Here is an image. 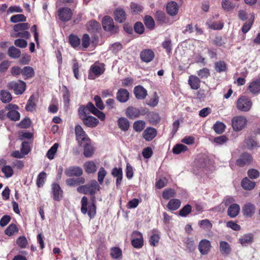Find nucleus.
I'll return each mask as SVG.
<instances>
[{"label":"nucleus","instance_id":"obj_1","mask_svg":"<svg viewBox=\"0 0 260 260\" xmlns=\"http://www.w3.org/2000/svg\"><path fill=\"white\" fill-rule=\"evenodd\" d=\"M100 188L98 182L93 180H91L89 183L79 186L77 190L78 192L83 194H90L93 195L95 194Z\"/></svg>","mask_w":260,"mask_h":260},{"label":"nucleus","instance_id":"obj_2","mask_svg":"<svg viewBox=\"0 0 260 260\" xmlns=\"http://www.w3.org/2000/svg\"><path fill=\"white\" fill-rule=\"evenodd\" d=\"M81 212L85 214H88V216L91 218L96 214V206L94 203L88 205V199L86 197H83L81 200Z\"/></svg>","mask_w":260,"mask_h":260},{"label":"nucleus","instance_id":"obj_3","mask_svg":"<svg viewBox=\"0 0 260 260\" xmlns=\"http://www.w3.org/2000/svg\"><path fill=\"white\" fill-rule=\"evenodd\" d=\"M247 123L246 118L243 116H237L232 120V127L234 131L239 132L244 129Z\"/></svg>","mask_w":260,"mask_h":260},{"label":"nucleus","instance_id":"obj_4","mask_svg":"<svg viewBox=\"0 0 260 260\" xmlns=\"http://www.w3.org/2000/svg\"><path fill=\"white\" fill-rule=\"evenodd\" d=\"M7 87L13 90L16 94L19 95L22 94L25 90L26 84L21 80L12 81L8 84Z\"/></svg>","mask_w":260,"mask_h":260},{"label":"nucleus","instance_id":"obj_5","mask_svg":"<svg viewBox=\"0 0 260 260\" xmlns=\"http://www.w3.org/2000/svg\"><path fill=\"white\" fill-rule=\"evenodd\" d=\"M252 104V102L250 99L242 95L237 101V108L240 111L247 112L250 109Z\"/></svg>","mask_w":260,"mask_h":260},{"label":"nucleus","instance_id":"obj_6","mask_svg":"<svg viewBox=\"0 0 260 260\" xmlns=\"http://www.w3.org/2000/svg\"><path fill=\"white\" fill-rule=\"evenodd\" d=\"M102 25L104 29L111 34L117 32L118 28L114 25L113 19L110 16H106L103 18Z\"/></svg>","mask_w":260,"mask_h":260},{"label":"nucleus","instance_id":"obj_7","mask_svg":"<svg viewBox=\"0 0 260 260\" xmlns=\"http://www.w3.org/2000/svg\"><path fill=\"white\" fill-rule=\"evenodd\" d=\"M75 134L76 140L81 145L83 144L84 142L90 141L85 132L79 125H77L75 127Z\"/></svg>","mask_w":260,"mask_h":260},{"label":"nucleus","instance_id":"obj_8","mask_svg":"<svg viewBox=\"0 0 260 260\" xmlns=\"http://www.w3.org/2000/svg\"><path fill=\"white\" fill-rule=\"evenodd\" d=\"M253 160L251 155L248 153L245 152L241 154L240 157L236 161V165L240 167L250 165Z\"/></svg>","mask_w":260,"mask_h":260},{"label":"nucleus","instance_id":"obj_9","mask_svg":"<svg viewBox=\"0 0 260 260\" xmlns=\"http://www.w3.org/2000/svg\"><path fill=\"white\" fill-rule=\"evenodd\" d=\"M132 245L136 248H140L143 245V238L142 234L138 231H134L132 235Z\"/></svg>","mask_w":260,"mask_h":260},{"label":"nucleus","instance_id":"obj_10","mask_svg":"<svg viewBox=\"0 0 260 260\" xmlns=\"http://www.w3.org/2000/svg\"><path fill=\"white\" fill-rule=\"evenodd\" d=\"M211 248V243L208 240L203 239L200 241L198 249L202 255L208 254Z\"/></svg>","mask_w":260,"mask_h":260},{"label":"nucleus","instance_id":"obj_11","mask_svg":"<svg viewBox=\"0 0 260 260\" xmlns=\"http://www.w3.org/2000/svg\"><path fill=\"white\" fill-rule=\"evenodd\" d=\"M72 12L69 8H60L58 10V15L59 19L63 21L70 20L72 16Z\"/></svg>","mask_w":260,"mask_h":260},{"label":"nucleus","instance_id":"obj_12","mask_svg":"<svg viewBox=\"0 0 260 260\" xmlns=\"http://www.w3.org/2000/svg\"><path fill=\"white\" fill-rule=\"evenodd\" d=\"M140 56L143 61L149 62L153 59L154 53L151 49H146L141 52Z\"/></svg>","mask_w":260,"mask_h":260},{"label":"nucleus","instance_id":"obj_13","mask_svg":"<svg viewBox=\"0 0 260 260\" xmlns=\"http://www.w3.org/2000/svg\"><path fill=\"white\" fill-rule=\"evenodd\" d=\"M238 241L242 246H247L253 243L254 236L251 233L244 234L239 238Z\"/></svg>","mask_w":260,"mask_h":260},{"label":"nucleus","instance_id":"obj_14","mask_svg":"<svg viewBox=\"0 0 260 260\" xmlns=\"http://www.w3.org/2000/svg\"><path fill=\"white\" fill-rule=\"evenodd\" d=\"M67 176H80L83 174V171L79 167H70L67 168L64 171Z\"/></svg>","mask_w":260,"mask_h":260},{"label":"nucleus","instance_id":"obj_15","mask_svg":"<svg viewBox=\"0 0 260 260\" xmlns=\"http://www.w3.org/2000/svg\"><path fill=\"white\" fill-rule=\"evenodd\" d=\"M157 134L156 130L153 127H147L143 133V137L147 141H150L155 137Z\"/></svg>","mask_w":260,"mask_h":260},{"label":"nucleus","instance_id":"obj_16","mask_svg":"<svg viewBox=\"0 0 260 260\" xmlns=\"http://www.w3.org/2000/svg\"><path fill=\"white\" fill-rule=\"evenodd\" d=\"M116 98L120 102L125 103L129 99V92L125 89L120 88L116 93Z\"/></svg>","mask_w":260,"mask_h":260},{"label":"nucleus","instance_id":"obj_17","mask_svg":"<svg viewBox=\"0 0 260 260\" xmlns=\"http://www.w3.org/2000/svg\"><path fill=\"white\" fill-rule=\"evenodd\" d=\"M134 92L136 98L139 100L144 99L147 95V90L140 85L136 86Z\"/></svg>","mask_w":260,"mask_h":260},{"label":"nucleus","instance_id":"obj_18","mask_svg":"<svg viewBox=\"0 0 260 260\" xmlns=\"http://www.w3.org/2000/svg\"><path fill=\"white\" fill-rule=\"evenodd\" d=\"M115 19L116 21L122 23L126 18L125 11L121 8H117L114 11Z\"/></svg>","mask_w":260,"mask_h":260},{"label":"nucleus","instance_id":"obj_19","mask_svg":"<svg viewBox=\"0 0 260 260\" xmlns=\"http://www.w3.org/2000/svg\"><path fill=\"white\" fill-rule=\"evenodd\" d=\"M52 190L53 194V199L55 201H60L62 197V191L59 185L56 183L52 185Z\"/></svg>","mask_w":260,"mask_h":260},{"label":"nucleus","instance_id":"obj_20","mask_svg":"<svg viewBox=\"0 0 260 260\" xmlns=\"http://www.w3.org/2000/svg\"><path fill=\"white\" fill-rule=\"evenodd\" d=\"M242 209L243 215L247 217H251L255 212V206L250 203L245 204Z\"/></svg>","mask_w":260,"mask_h":260},{"label":"nucleus","instance_id":"obj_21","mask_svg":"<svg viewBox=\"0 0 260 260\" xmlns=\"http://www.w3.org/2000/svg\"><path fill=\"white\" fill-rule=\"evenodd\" d=\"M240 210V208L239 205L233 204L230 206L228 209V215L231 218H234L238 215Z\"/></svg>","mask_w":260,"mask_h":260},{"label":"nucleus","instance_id":"obj_22","mask_svg":"<svg viewBox=\"0 0 260 260\" xmlns=\"http://www.w3.org/2000/svg\"><path fill=\"white\" fill-rule=\"evenodd\" d=\"M167 11L171 16L177 15L178 11V6L175 2H171L167 5Z\"/></svg>","mask_w":260,"mask_h":260},{"label":"nucleus","instance_id":"obj_23","mask_svg":"<svg viewBox=\"0 0 260 260\" xmlns=\"http://www.w3.org/2000/svg\"><path fill=\"white\" fill-rule=\"evenodd\" d=\"M82 120L83 123L88 127H95L99 123L98 119L91 116L85 117Z\"/></svg>","mask_w":260,"mask_h":260},{"label":"nucleus","instance_id":"obj_24","mask_svg":"<svg viewBox=\"0 0 260 260\" xmlns=\"http://www.w3.org/2000/svg\"><path fill=\"white\" fill-rule=\"evenodd\" d=\"M140 110L133 107H129L126 111V116L130 119H134L138 117L140 115Z\"/></svg>","mask_w":260,"mask_h":260},{"label":"nucleus","instance_id":"obj_25","mask_svg":"<svg viewBox=\"0 0 260 260\" xmlns=\"http://www.w3.org/2000/svg\"><path fill=\"white\" fill-rule=\"evenodd\" d=\"M201 81L199 78L193 75L189 77L188 84L192 89H198L200 87Z\"/></svg>","mask_w":260,"mask_h":260},{"label":"nucleus","instance_id":"obj_26","mask_svg":"<svg viewBox=\"0 0 260 260\" xmlns=\"http://www.w3.org/2000/svg\"><path fill=\"white\" fill-rule=\"evenodd\" d=\"M241 186L245 190H251L254 188L255 182L250 180L247 177H245L241 181Z\"/></svg>","mask_w":260,"mask_h":260},{"label":"nucleus","instance_id":"obj_27","mask_svg":"<svg viewBox=\"0 0 260 260\" xmlns=\"http://www.w3.org/2000/svg\"><path fill=\"white\" fill-rule=\"evenodd\" d=\"M248 89L252 94H257L260 92V80L253 81L250 83Z\"/></svg>","mask_w":260,"mask_h":260},{"label":"nucleus","instance_id":"obj_28","mask_svg":"<svg viewBox=\"0 0 260 260\" xmlns=\"http://www.w3.org/2000/svg\"><path fill=\"white\" fill-rule=\"evenodd\" d=\"M85 179L83 177L77 178H69L66 180V183L70 186H77L85 183Z\"/></svg>","mask_w":260,"mask_h":260},{"label":"nucleus","instance_id":"obj_29","mask_svg":"<svg viewBox=\"0 0 260 260\" xmlns=\"http://www.w3.org/2000/svg\"><path fill=\"white\" fill-rule=\"evenodd\" d=\"M219 250L223 255L229 254L231 250L229 244L225 241H221L219 243Z\"/></svg>","mask_w":260,"mask_h":260},{"label":"nucleus","instance_id":"obj_30","mask_svg":"<svg viewBox=\"0 0 260 260\" xmlns=\"http://www.w3.org/2000/svg\"><path fill=\"white\" fill-rule=\"evenodd\" d=\"M84 155L86 157H90L94 153V149L92 145H90V142H84Z\"/></svg>","mask_w":260,"mask_h":260},{"label":"nucleus","instance_id":"obj_31","mask_svg":"<svg viewBox=\"0 0 260 260\" xmlns=\"http://www.w3.org/2000/svg\"><path fill=\"white\" fill-rule=\"evenodd\" d=\"M85 171L87 173H93L97 169L95 164L93 161H88L86 162L84 165Z\"/></svg>","mask_w":260,"mask_h":260},{"label":"nucleus","instance_id":"obj_32","mask_svg":"<svg viewBox=\"0 0 260 260\" xmlns=\"http://www.w3.org/2000/svg\"><path fill=\"white\" fill-rule=\"evenodd\" d=\"M206 24L209 28L214 30L221 29L223 27V23L221 21L216 22L208 20Z\"/></svg>","mask_w":260,"mask_h":260},{"label":"nucleus","instance_id":"obj_33","mask_svg":"<svg viewBox=\"0 0 260 260\" xmlns=\"http://www.w3.org/2000/svg\"><path fill=\"white\" fill-rule=\"evenodd\" d=\"M0 98L2 102L7 103H9L12 99L11 93L5 90H2L0 92Z\"/></svg>","mask_w":260,"mask_h":260},{"label":"nucleus","instance_id":"obj_34","mask_svg":"<svg viewBox=\"0 0 260 260\" xmlns=\"http://www.w3.org/2000/svg\"><path fill=\"white\" fill-rule=\"evenodd\" d=\"M118 124L119 128L123 131H127L129 127V121L126 118L123 117L118 119Z\"/></svg>","mask_w":260,"mask_h":260},{"label":"nucleus","instance_id":"obj_35","mask_svg":"<svg viewBox=\"0 0 260 260\" xmlns=\"http://www.w3.org/2000/svg\"><path fill=\"white\" fill-rule=\"evenodd\" d=\"M90 71L95 76H99L104 73V69L99 64L94 63L91 66Z\"/></svg>","mask_w":260,"mask_h":260},{"label":"nucleus","instance_id":"obj_36","mask_svg":"<svg viewBox=\"0 0 260 260\" xmlns=\"http://www.w3.org/2000/svg\"><path fill=\"white\" fill-rule=\"evenodd\" d=\"M22 74L24 77V79L31 78L34 75V69L29 66L25 67L22 69Z\"/></svg>","mask_w":260,"mask_h":260},{"label":"nucleus","instance_id":"obj_37","mask_svg":"<svg viewBox=\"0 0 260 260\" xmlns=\"http://www.w3.org/2000/svg\"><path fill=\"white\" fill-rule=\"evenodd\" d=\"M181 205V202L178 199L171 200L167 205L168 209L170 210H176Z\"/></svg>","mask_w":260,"mask_h":260},{"label":"nucleus","instance_id":"obj_38","mask_svg":"<svg viewBox=\"0 0 260 260\" xmlns=\"http://www.w3.org/2000/svg\"><path fill=\"white\" fill-rule=\"evenodd\" d=\"M29 24L28 23H18L14 25L13 30L16 33L20 32V31H24L28 29Z\"/></svg>","mask_w":260,"mask_h":260},{"label":"nucleus","instance_id":"obj_39","mask_svg":"<svg viewBox=\"0 0 260 260\" xmlns=\"http://www.w3.org/2000/svg\"><path fill=\"white\" fill-rule=\"evenodd\" d=\"M8 53L9 56L13 58H18L21 54L20 50L14 46L10 47L9 48Z\"/></svg>","mask_w":260,"mask_h":260},{"label":"nucleus","instance_id":"obj_40","mask_svg":"<svg viewBox=\"0 0 260 260\" xmlns=\"http://www.w3.org/2000/svg\"><path fill=\"white\" fill-rule=\"evenodd\" d=\"M235 4L231 0H222L221 6L223 9L226 11H230L235 7Z\"/></svg>","mask_w":260,"mask_h":260},{"label":"nucleus","instance_id":"obj_41","mask_svg":"<svg viewBox=\"0 0 260 260\" xmlns=\"http://www.w3.org/2000/svg\"><path fill=\"white\" fill-rule=\"evenodd\" d=\"M130 10L133 14H137L142 11L143 7L138 4L131 3L130 5Z\"/></svg>","mask_w":260,"mask_h":260},{"label":"nucleus","instance_id":"obj_42","mask_svg":"<svg viewBox=\"0 0 260 260\" xmlns=\"http://www.w3.org/2000/svg\"><path fill=\"white\" fill-rule=\"evenodd\" d=\"M36 107V101L34 96L31 95L26 105L25 109L27 111H32L35 109Z\"/></svg>","mask_w":260,"mask_h":260},{"label":"nucleus","instance_id":"obj_43","mask_svg":"<svg viewBox=\"0 0 260 260\" xmlns=\"http://www.w3.org/2000/svg\"><path fill=\"white\" fill-rule=\"evenodd\" d=\"M100 28V24L95 20L88 22L87 24V28L88 31L94 32Z\"/></svg>","mask_w":260,"mask_h":260},{"label":"nucleus","instance_id":"obj_44","mask_svg":"<svg viewBox=\"0 0 260 260\" xmlns=\"http://www.w3.org/2000/svg\"><path fill=\"white\" fill-rule=\"evenodd\" d=\"M187 150V147L182 144L176 145L173 148V152L174 154H179L181 152H185Z\"/></svg>","mask_w":260,"mask_h":260},{"label":"nucleus","instance_id":"obj_45","mask_svg":"<svg viewBox=\"0 0 260 260\" xmlns=\"http://www.w3.org/2000/svg\"><path fill=\"white\" fill-rule=\"evenodd\" d=\"M145 122L143 120L135 121L133 125L134 129L137 132H141L145 126Z\"/></svg>","mask_w":260,"mask_h":260},{"label":"nucleus","instance_id":"obj_46","mask_svg":"<svg viewBox=\"0 0 260 260\" xmlns=\"http://www.w3.org/2000/svg\"><path fill=\"white\" fill-rule=\"evenodd\" d=\"M110 255L114 259H118L122 256V251L118 247H113L111 249Z\"/></svg>","mask_w":260,"mask_h":260},{"label":"nucleus","instance_id":"obj_47","mask_svg":"<svg viewBox=\"0 0 260 260\" xmlns=\"http://www.w3.org/2000/svg\"><path fill=\"white\" fill-rule=\"evenodd\" d=\"M7 116L10 119L13 121L19 120L20 117V113L17 110L9 111Z\"/></svg>","mask_w":260,"mask_h":260},{"label":"nucleus","instance_id":"obj_48","mask_svg":"<svg viewBox=\"0 0 260 260\" xmlns=\"http://www.w3.org/2000/svg\"><path fill=\"white\" fill-rule=\"evenodd\" d=\"M58 147V144L55 143L48 151L46 156L49 159H52L54 155L56 153L57 148Z\"/></svg>","mask_w":260,"mask_h":260},{"label":"nucleus","instance_id":"obj_49","mask_svg":"<svg viewBox=\"0 0 260 260\" xmlns=\"http://www.w3.org/2000/svg\"><path fill=\"white\" fill-rule=\"evenodd\" d=\"M26 20V17L23 14L15 15L10 18L11 22L15 23L19 22H25Z\"/></svg>","mask_w":260,"mask_h":260},{"label":"nucleus","instance_id":"obj_50","mask_svg":"<svg viewBox=\"0 0 260 260\" xmlns=\"http://www.w3.org/2000/svg\"><path fill=\"white\" fill-rule=\"evenodd\" d=\"M144 23L146 26L150 29L154 27L155 23L153 19L150 16H146L144 18Z\"/></svg>","mask_w":260,"mask_h":260},{"label":"nucleus","instance_id":"obj_51","mask_svg":"<svg viewBox=\"0 0 260 260\" xmlns=\"http://www.w3.org/2000/svg\"><path fill=\"white\" fill-rule=\"evenodd\" d=\"M215 68L218 72H224L226 70V64L224 61H218L215 63Z\"/></svg>","mask_w":260,"mask_h":260},{"label":"nucleus","instance_id":"obj_52","mask_svg":"<svg viewBox=\"0 0 260 260\" xmlns=\"http://www.w3.org/2000/svg\"><path fill=\"white\" fill-rule=\"evenodd\" d=\"M162 47L166 49L168 54L172 52V41L169 38H166L165 40L162 43Z\"/></svg>","mask_w":260,"mask_h":260},{"label":"nucleus","instance_id":"obj_53","mask_svg":"<svg viewBox=\"0 0 260 260\" xmlns=\"http://www.w3.org/2000/svg\"><path fill=\"white\" fill-rule=\"evenodd\" d=\"M199 225L204 230L209 231L212 227V224L208 219H204L200 221Z\"/></svg>","mask_w":260,"mask_h":260},{"label":"nucleus","instance_id":"obj_54","mask_svg":"<svg viewBox=\"0 0 260 260\" xmlns=\"http://www.w3.org/2000/svg\"><path fill=\"white\" fill-rule=\"evenodd\" d=\"M46 173L44 172H41L37 177V185L39 187L43 186L46 178Z\"/></svg>","mask_w":260,"mask_h":260},{"label":"nucleus","instance_id":"obj_55","mask_svg":"<svg viewBox=\"0 0 260 260\" xmlns=\"http://www.w3.org/2000/svg\"><path fill=\"white\" fill-rule=\"evenodd\" d=\"M106 175L107 171L103 167L100 168L98 173V180L100 184H103L104 178Z\"/></svg>","mask_w":260,"mask_h":260},{"label":"nucleus","instance_id":"obj_56","mask_svg":"<svg viewBox=\"0 0 260 260\" xmlns=\"http://www.w3.org/2000/svg\"><path fill=\"white\" fill-rule=\"evenodd\" d=\"M225 126V125L220 122H217L214 125L213 128L215 132L218 134H220L224 131Z\"/></svg>","mask_w":260,"mask_h":260},{"label":"nucleus","instance_id":"obj_57","mask_svg":"<svg viewBox=\"0 0 260 260\" xmlns=\"http://www.w3.org/2000/svg\"><path fill=\"white\" fill-rule=\"evenodd\" d=\"M245 143L248 149H251L257 146V143L252 137H248L245 140Z\"/></svg>","mask_w":260,"mask_h":260},{"label":"nucleus","instance_id":"obj_58","mask_svg":"<svg viewBox=\"0 0 260 260\" xmlns=\"http://www.w3.org/2000/svg\"><path fill=\"white\" fill-rule=\"evenodd\" d=\"M11 36L15 38L21 37L25 39H28L30 37V35L28 31L24 30L17 33L12 32L11 34Z\"/></svg>","mask_w":260,"mask_h":260},{"label":"nucleus","instance_id":"obj_59","mask_svg":"<svg viewBox=\"0 0 260 260\" xmlns=\"http://www.w3.org/2000/svg\"><path fill=\"white\" fill-rule=\"evenodd\" d=\"M69 42L72 46L76 47L80 45V40L77 36L71 35L69 37Z\"/></svg>","mask_w":260,"mask_h":260},{"label":"nucleus","instance_id":"obj_60","mask_svg":"<svg viewBox=\"0 0 260 260\" xmlns=\"http://www.w3.org/2000/svg\"><path fill=\"white\" fill-rule=\"evenodd\" d=\"M2 171L5 174V176L6 178H9L13 175V170L12 168L9 166H4L2 168Z\"/></svg>","mask_w":260,"mask_h":260},{"label":"nucleus","instance_id":"obj_61","mask_svg":"<svg viewBox=\"0 0 260 260\" xmlns=\"http://www.w3.org/2000/svg\"><path fill=\"white\" fill-rule=\"evenodd\" d=\"M175 191L173 189H167L165 190L162 192V197L166 200L170 199L171 197H173L175 195Z\"/></svg>","mask_w":260,"mask_h":260},{"label":"nucleus","instance_id":"obj_62","mask_svg":"<svg viewBox=\"0 0 260 260\" xmlns=\"http://www.w3.org/2000/svg\"><path fill=\"white\" fill-rule=\"evenodd\" d=\"M17 244L21 248H24L27 245V240L25 237L20 236L16 241Z\"/></svg>","mask_w":260,"mask_h":260},{"label":"nucleus","instance_id":"obj_63","mask_svg":"<svg viewBox=\"0 0 260 260\" xmlns=\"http://www.w3.org/2000/svg\"><path fill=\"white\" fill-rule=\"evenodd\" d=\"M17 231L18 229L16 226L14 224H11L7 228L5 233L7 235L11 236Z\"/></svg>","mask_w":260,"mask_h":260},{"label":"nucleus","instance_id":"obj_64","mask_svg":"<svg viewBox=\"0 0 260 260\" xmlns=\"http://www.w3.org/2000/svg\"><path fill=\"white\" fill-rule=\"evenodd\" d=\"M247 174L249 178L252 179H255L259 177V172L256 169H251L248 171Z\"/></svg>","mask_w":260,"mask_h":260}]
</instances>
